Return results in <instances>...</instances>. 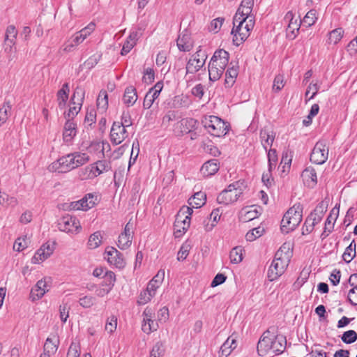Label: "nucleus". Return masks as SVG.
<instances>
[{
    "instance_id": "47",
    "label": "nucleus",
    "mask_w": 357,
    "mask_h": 357,
    "mask_svg": "<svg viewBox=\"0 0 357 357\" xmlns=\"http://www.w3.org/2000/svg\"><path fill=\"white\" fill-rule=\"evenodd\" d=\"M82 105L76 102L75 105H70V108L67 113L65 114V118L67 120H71L79 112Z\"/></svg>"
},
{
    "instance_id": "58",
    "label": "nucleus",
    "mask_w": 357,
    "mask_h": 357,
    "mask_svg": "<svg viewBox=\"0 0 357 357\" xmlns=\"http://www.w3.org/2000/svg\"><path fill=\"white\" fill-rule=\"evenodd\" d=\"M11 107L9 104H5L0 108V122L3 123L6 121L10 113Z\"/></svg>"
},
{
    "instance_id": "7",
    "label": "nucleus",
    "mask_w": 357,
    "mask_h": 357,
    "mask_svg": "<svg viewBox=\"0 0 357 357\" xmlns=\"http://www.w3.org/2000/svg\"><path fill=\"white\" fill-rule=\"evenodd\" d=\"M100 201L98 193H88L80 200L73 202L70 204L72 210L88 211L98 204Z\"/></svg>"
},
{
    "instance_id": "4",
    "label": "nucleus",
    "mask_w": 357,
    "mask_h": 357,
    "mask_svg": "<svg viewBox=\"0 0 357 357\" xmlns=\"http://www.w3.org/2000/svg\"><path fill=\"white\" fill-rule=\"evenodd\" d=\"M192 212V209L187 206H183L178 211L174 224V234L176 238L182 236L190 227Z\"/></svg>"
},
{
    "instance_id": "57",
    "label": "nucleus",
    "mask_w": 357,
    "mask_h": 357,
    "mask_svg": "<svg viewBox=\"0 0 357 357\" xmlns=\"http://www.w3.org/2000/svg\"><path fill=\"white\" fill-rule=\"evenodd\" d=\"M108 105L107 95L105 91L101 92L97 98V106L102 110L107 109Z\"/></svg>"
},
{
    "instance_id": "50",
    "label": "nucleus",
    "mask_w": 357,
    "mask_h": 357,
    "mask_svg": "<svg viewBox=\"0 0 357 357\" xmlns=\"http://www.w3.org/2000/svg\"><path fill=\"white\" fill-rule=\"evenodd\" d=\"M73 154L75 158V163L77 167H80L86 164L90 160L89 155L86 153L74 152Z\"/></svg>"
},
{
    "instance_id": "16",
    "label": "nucleus",
    "mask_w": 357,
    "mask_h": 357,
    "mask_svg": "<svg viewBox=\"0 0 357 357\" xmlns=\"http://www.w3.org/2000/svg\"><path fill=\"white\" fill-rule=\"evenodd\" d=\"M284 20L285 22H288L287 28V36L291 38H294L299 31L301 22H298L297 19H294V15L292 11L287 12Z\"/></svg>"
},
{
    "instance_id": "37",
    "label": "nucleus",
    "mask_w": 357,
    "mask_h": 357,
    "mask_svg": "<svg viewBox=\"0 0 357 357\" xmlns=\"http://www.w3.org/2000/svg\"><path fill=\"white\" fill-rule=\"evenodd\" d=\"M59 340L54 336V338L47 337L44 344V352L43 354H47L49 356L54 354L58 349Z\"/></svg>"
},
{
    "instance_id": "17",
    "label": "nucleus",
    "mask_w": 357,
    "mask_h": 357,
    "mask_svg": "<svg viewBox=\"0 0 357 357\" xmlns=\"http://www.w3.org/2000/svg\"><path fill=\"white\" fill-rule=\"evenodd\" d=\"M268 333V331L265 332L258 342L257 352L261 356H266L273 348L275 343L273 340L267 335Z\"/></svg>"
},
{
    "instance_id": "64",
    "label": "nucleus",
    "mask_w": 357,
    "mask_h": 357,
    "mask_svg": "<svg viewBox=\"0 0 357 357\" xmlns=\"http://www.w3.org/2000/svg\"><path fill=\"white\" fill-rule=\"evenodd\" d=\"M341 278V272L338 269H334L331 273L329 280L333 285L336 286L340 283Z\"/></svg>"
},
{
    "instance_id": "29",
    "label": "nucleus",
    "mask_w": 357,
    "mask_h": 357,
    "mask_svg": "<svg viewBox=\"0 0 357 357\" xmlns=\"http://www.w3.org/2000/svg\"><path fill=\"white\" fill-rule=\"evenodd\" d=\"M238 74V66L232 65L229 66L225 73V84L227 87H231L235 82V79Z\"/></svg>"
},
{
    "instance_id": "51",
    "label": "nucleus",
    "mask_w": 357,
    "mask_h": 357,
    "mask_svg": "<svg viewBox=\"0 0 357 357\" xmlns=\"http://www.w3.org/2000/svg\"><path fill=\"white\" fill-rule=\"evenodd\" d=\"M155 295L154 292H152L150 291H149V289L146 288V289L142 292H141L139 296V300H138V303L139 305H144L146 303H147L148 302H149L151 299V298Z\"/></svg>"
},
{
    "instance_id": "18",
    "label": "nucleus",
    "mask_w": 357,
    "mask_h": 357,
    "mask_svg": "<svg viewBox=\"0 0 357 357\" xmlns=\"http://www.w3.org/2000/svg\"><path fill=\"white\" fill-rule=\"evenodd\" d=\"M162 89V84L161 82H158L146 94L143 102V107L144 109H149L151 107L154 101L158 98Z\"/></svg>"
},
{
    "instance_id": "19",
    "label": "nucleus",
    "mask_w": 357,
    "mask_h": 357,
    "mask_svg": "<svg viewBox=\"0 0 357 357\" xmlns=\"http://www.w3.org/2000/svg\"><path fill=\"white\" fill-rule=\"evenodd\" d=\"M176 43L179 50L183 52H189L193 47L191 37L186 31H183V33L179 35Z\"/></svg>"
},
{
    "instance_id": "49",
    "label": "nucleus",
    "mask_w": 357,
    "mask_h": 357,
    "mask_svg": "<svg viewBox=\"0 0 357 357\" xmlns=\"http://www.w3.org/2000/svg\"><path fill=\"white\" fill-rule=\"evenodd\" d=\"M96 119V112L93 108L89 109L86 112L84 124L87 127H91L95 123Z\"/></svg>"
},
{
    "instance_id": "1",
    "label": "nucleus",
    "mask_w": 357,
    "mask_h": 357,
    "mask_svg": "<svg viewBox=\"0 0 357 357\" xmlns=\"http://www.w3.org/2000/svg\"><path fill=\"white\" fill-rule=\"evenodd\" d=\"M291 252L289 245L283 244L276 252L268 271V278L270 281H274L281 276L289 266Z\"/></svg>"
},
{
    "instance_id": "44",
    "label": "nucleus",
    "mask_w": 357,
    "mask_h": 357,
    "mask_svg": "<svg viewBox=\"0 0 357 357\" xmlns=\"http://www.w3.org/2000/svg\"><path fill=\"white\" fill-rule=\"evenodd\" d=\"M264 231V229L261 227H258L256 228L250 230L245 235V238L248 241H253L257 238L261 236Z\"/></svg>"
},
{
    "instance_id": "5",
    "label": "nucleus",
    "mask_w": 357,
    "mask_h": 357,
    "mask_svg": "<svg viewBox=\"0 0 357 357\" xmlns=\"http://www.w3.org/2000/svg\"><path fill=\"white\" fill-rule=\"evenodd\" d=\"M202 124L208 132L215 137H222L228 132L226 122L215 116H209L202 120Z\"/></svg>"
},
{
    "instance_id": "6",
    "label": "nucleus",
    "mask_w": 357,
    "mask_h": 357,
    "mask_svg": "<svg viewBox=\"0 0 357 357\" xmlns=\"http://www.w3.org/2000/svg\"><path fill=\"white\" fill-rule=\"evenodd\" d=\"M255 26V19L250 18L245 24L237 25L233 28L231 34L233 35V43L235 45L238 46L244 42L250 36V31Z\"/></svg>"
},
{
    "instance_id": "11",
    "label": "nucleus",
    "mask_w": 357,
    "mask_h": 357,
    "mask_svg": "<svg viewBox=\"0 0 357 357\" xmlns=\"http://www.w3.org/2000/svg\"><path fill=\"white\" fill-rule=\"evenodd\" d=\"M105 255L107 261L115 267L121 269L126 266V263L123 255L116 248L113 247L107 248Z\"/></svg>"
},
{
    "instance_id": "55",
    "label": "nucleus",
    "mask_w": 357,
    "mask_h": 357,
    "mask_svg": "<svg viewBox=\"0 0 357 357\" xmlns=\"http://www.w3.org/2000/svg\"><path fill=\"white\" fill-rule=\"evenodd\" d=\"M268 169L271 172L276 165L278 155L275 149H270L268 152Z\"/></svg>"
},
{
    "instance_id": "54",
    "label": "nucleus",
    "mask_w": 357,
    "mask_h": 357,
    "mask_svg": "<svg viewBox=\"0 0 357 357\" xmlns=\"http://www.w3.org/2000/svg\"><path fill=\"white\" fill-rule=\"evenodd\" d=\"M56 96L59 107L62 109L66 106L68 99V93H66L63 90H59Z\"/></svg>"
},
{
    "instance_id": "59",
    "label": "nucleus",
    "mask_w": 357,
    "mask_h": 357,
    "mask_svg": "<svg viewBox=\"0 0 357 357\" xmlns=\"http://www.w3.org/2000/svg\"><path fill=\"white\" fill-rule=\"evenodd\" d=\"M314 222L312 221V217L308 216L304 223V225L302 229V234L303 235L310 234L314 229Z\"/></svg>"
},
{
    "instance_id": "10",
    "label": "nucleus",
    "mask_w": 357,
    "mask_h": 357,
    "mask_svg": "<svg viewBox=\"0 0 357 357\" xmlns=\"http://www.w3.org/2000/svg\"><path fill=\"white\" fill-rule=\"evenodd\" d=\"M128 137L126 128L123 123L115 121L113 123L111 131L110 139L114 144H120Z\"/></svg>"
},
{
    "instance_id": "48",
    "label": "nucleus",
    "mask_w": 357,
    "mask_h": 357,
    "mask_svg": "<svg viewBox=\"0 0 357 357\" xmlns=\"http://www.w3.org/2000/svg\"><path fill=\"white\" fill-rule=\"evenodd\" d=\"M101 58V54H95L91 56L83 64L84 67L88 70L93 68L98 63Z\"/></svg>"
},
{
    "instance_id": "38",
    "label": "nucleus",
    "mask_w": 357,
    "mask_h": 357,
    "mask_svg": "<svg viewBox=\"0 0 357 357\" xmlns=\"http://www.w3.org/2000/svg\"><path fill=\"white\" fill-rule=\"evenodd\" d=\"M78 178L81 181L91 180L96 178L91 164L79 170Z\"/></svg>"
},
{
    "instance_id": "14",
    "label": "nucleus",
    "mask_w": 357,
    "mask_h": 357,
    "mask_svg": "<svg viewBox=\"0 0 357 357\" xmlns=\"http://www.w3.org/2000/svg\"><path fill=\"white\" fill-rule=\"evenodd\" d=\"M132 235L133 224L129 221L126 225L123 232L119 236L118 247L121 250H125L129 248L132 243Z\"/></svg>"
},
{
    "instance_id": "52",
    "label": "nucleus",
    "mask_w": 357,
    "mask_h": 357,
    "mask_svg": "<svg viewBox=\"0 0 357 357\" xmlns=\"http://www.w3.org/2000/svg\"><path fill=\"white\" fill-rule=\"evenodd\" d=\"M164 353V345L161 342H158L153 346L150 354V357H162Z\"/></svg>"
},
{
    "instance_id": "39",
    "label": "nucleus",
    "mask_w": 357,
    "mask_h": 357,
    "mask_svg": "<svg viewBox=\"0 0 357 357\" xmlns=\"http://www.w3.org/2000/svg\"><path fill=\"white\" fill-rule=\"evenodd\" d=\"M235 339L228 337L220 347L219 357H227L231 353V344H235Z\"/></svg>"
},
{
    "instance_id": "3",
    "label": "nucleus",
    "mask_w": 357,
    "mask_h": 357,
    "mask_svg": "<svg viewBox=\"0 0 357 357\" xmlns=\"http://www.w3.org/2000/svg\"><path fill=\"white\" fill-rule=\"evenodd\" d=\"M245 188L243 181H237L229 184L217 197L219 204L228 205L238 200Z\"/></svg>"
},
{
    "instance_id": "45",
    "label": "nucleus",
    "mask_w": 357,
    "mask_h": 357,
    "mask_svg": "<svg viewBox=\"0 0 357 357\" xmlns=\"http://www.w3.org/2000/svg\"><path fill=\"white\" fill-rule=\"evenodd\" d=\"M341 340L343 342L346 344L354 343L357 340V333L355 331L353 330L345 331L342 334Z\"/></svg>"
},
{
    "instance_id": "27",
    "label": "nucleus",
    "mask_w": 357,
    "mask_h": 357,
    "mask_svg": "<svg viewBox=\"0 0 357 357\" xmlns=\"http://www.w3.org/2000/svg\"><path fill=\"white\" fill-rule=\"evenodd\" d=\"M137 100L136 89L133 86H128L124 91L123 101L128 107L133 105Z\"/></svg>"
},
{
    "instance_id": "24",
    "label": "nucleus",
    "mask_w": 357,
    "mask_h": 357,
    "mask_svg": "<svg viewBox=\"0 0 357 357\" xmlns=\"http://www.w3.org/2000/svg\"><path fill=\"white\" fill-rule=\"evenodd\" d=\"M219 169V164L215 159L206 162L201 168V172L204 176L215 174Z\"/></svg>"
},
{
    "instance_id": "30",
    "label": "nucleus",
    "mask_w": 357,
    "mask_h": 357,
    "mask_svg": "<svg viewBox=\"0 0 357 357\" xmlns=\"http://www.w3.org/2000/svg\"><path fill=\"white\" fill-rule=\"evenodd\" d=\"M96 177L104 172H109L112 167L110 162L106 160H98L91 164Z\"/></svg>"
},
{
    "instance_id": "34",
    "label": "nucleus",
    "mask_w": 357,
    "mask_h": 357,
    "mask_svg": "<svg viewBox=\"0 0 357 357\" xmlns=\"http://www.w3.org/2000/svg\"><path fill=\"white\" fill-rule=\"evenodd\" d=\"M165 278V271L160 270L153 278L149 282L147 288L149 291L155 292L156 289L160 287Z\"/></svg>"
},
{
    "instance_id": "25",
    "label": "nucleus",
    "mask_w": 357,
    "mask_h": 357,
    "mask_svg": "<svg viewBox=\"0 0 357 357\" xmlns=\"http://www.w3.org/2000/svg\"><path fill=\"white\" fill-rule=\"evenodd\" d=\"M76 124L71 120H67L63 133V140L66 142H70L76 135Z\"/></svg>"
},
{
    "instance_id": "26",
    "label": "nucleus",
    "mask_w": 357,
    "mask_h": 357,
    "mask_svg": "<svg viewBox=\"0 0 357 357\" xmlns=\"http://www.w3.org/2000/svg\"><path fill=\"white\" fill-rule=\"evenodd\" d=\"M339 210L337 209L336 213H335V208H333L329 215L328 216L326 222L324 231L321 234V236L322 238L328 236V234L331 233L333 229L334 222H335L337 215H338Z\"/></svg>"
},
{
    "instance_id": "36",
    "label": "nucleus",
    "mask_w": 357,
    "mask_h": 357,
    "mask_svg": "<svg viewBox=\"0 0 357 357\" xmlns=\"http://www.w3.org/2000/svg\"><path fill=\"white\" fill-rule=\"evenodd\" d=\"M244 250L241 246H236L231 249L229 253L230 262L239 264L243 261Z\"/></svg>"
},
{
    "instance_id": "63",
    "label": "nucleus",
    "mask_w": 357,
    "mask_h": 357,
    "mask_svg": "<svg viewBox=\"0 0 357 357\" xmlns=\"http://www.w3.org/2000/svg\"><path fill=\"white\" fill-rule=\"evenodd\" d=\"M224 20H225L222 17H218L212 20L209 27L210 31H214L215 33L218 32L221 28Z\"/></svg>"
},
{
    "instance_id": "40",
    "label": "nucleus",
    "mask_w": 357,
    "mask_h": 357,
    "mask_svg": "<svg viewBox=\"0 0 357 357\" xmlns=\"http://www.w3.org/2000/svg\"><path fill=\"white\" fill-rule=\"evenodd\" d=\"M102 235L100 231H96L92 234L89 238L87 245L89 248L95 249L97 248L102 243Z\"/></svg>"
},
{
    "instance_id": "35",
    "label": "nucleus",
    "mask_w": 357,
    "mask_h": 357,
    "mask_svg": "<svg viewBox=\"0 0 357 357\" xmlns=\"http://www.w3.org/2000/svg\"><path fill=\"white\" fill-rule=\"evenodd\" d=\"M17 36V30L14 25H9L6 30L5 43L10 45V49L12 46L15 44Z\"/></svg>"
},
{
    "instance_id": "32",
    "label": "nucleus",
    "mask_w": 357,
    "mask_h": 357,
    "mask_svg": "<svg viewBox=\"0 0 357 357\" xmlns=\"http://www.w3.org/2000/svg\"><path fill=\"white\" fill-rule=\"evenodd\" d=\"M303 181L308 185H314L317 183V174L313 167L305 168L301 174Z\"/></svg>"
},
{
    "instance_id": "62",
    "label": "nucleus",
    "mask_w": 357,
    "mask_h": 357,
    "mask_svg": "<svg viewBox=\"0 0 357 357\" xmlns=\"http://www.w3.org/2000/svg\"><path fill=\"white\" fill-rule=\"evenodd\" d=\"M80 349L79 344L72 343L68 349L67 357H79Z\"/></svg>"
},
{
    "instance_id": "28",
    "label": "nucleus",
    "mask_w": 357,
    "mask_h": 357,
    "mask_svg": "<svg viewBox=\"0 0 357 357\" xmlns=\"http://www.w3.org/2000/svg\"><path fill=\"white\" fill-rule=\"evenodd\" d=\"M206 199V195L204 192H197L188 199V204L192 209V208H199L205 204Z\"/></svg>"
},
{
    "instance_id": "42",
    "label": "nucleus",
    "mask_w": 357,
    "mask_h": 357,
    "mask_svg": "<svg viewBox=\"0 0 357 357\" xmlns=\"http://www.w3.org/2000/svg\"><path fill=\"white\" fill-rule=\"evenodd\" d=\"M143 322L144 323L142 326V329L144 333L147 334H149L153 331H155L158 328V323L151 319H146Z\"/></svg>"
},
{
    "instance_id": "22",
    "label": "nucleus",
    "mask_w": 357,
    "mask_h": 357,
    "mask_svg": "<svg viewBox=\"0 0 357 357\" xmlns=\"http://www.w3.org/2000/svg\"><path fill=\"white\" fill-rule=\"evenodd\" d=\"M348 282L352 287L347 295L348 301L352 305H357V273L351 274Z\"/></svg>"
},
{
    "instance_id": "60",
    "label": "nucleus",
    "mask_w": 357,
    "mask_h": 357,
    "mask_svg": "<svg viewBox=\"0 0 357 357\" xmlns=\"http://www.w3.org/2000/svg\"><path fill=\"white\" fill-rule=\"evenodd\" d=\"M284 83L283 75H278L275 76L273 81V90L275 92H278L284 87Z\"/></svg>"
},
{
    "instance_id": "41",
    "label": "nucleus",
    "mask_w": 357,
    "mask_h": 357,
    "mask_svg": "<svg viewBox=\"0 0 357 357\" xmlns=\"http://www.w3.org/2000/svg\"><path fill=\"white\" fill-rule=\"evenodd\" d=\"M85 91L82 87H77L71 97L70 104L75 105L76 102L82 105L84 98Z\"/></svg>"
},
{
    "instance_id": "53",
    "label": "nucleus",
    "mask_w": 357,
    "mask_h": 357,
    "mask_svg": "<svg viewBox=\"0 0 357 357\" xmlns=\"http://www.w3.org/2000/svg\"><path fill=\"white\" fill-rule=\"evenodd\" d=\"M79 305L84 308H89L96 303V298L92 296H84L79 298Z\"/></svg>"
},
{
    "instance_id": "33",
    "label": "nucleus",
    "mask_w": 357,
    "mask_h": 357,
    "mask_svg": "<svg viewBox=\"0 0 357 357\" xmlns=\"http://www.w3.org/2000/svg\"><path fill=\"white\" fill-rule=\"evenodd\" d=\"M225 68L222 67H218L216 63L213 62H209L208 64V75L211 81L218 80L224 72Z\"/></svg>"
},
{
    "instance_id": "61",
    "label": "nucleus",
    "mask_w": 357,
    "mask_h": 357,
    "mask_svg": "<svg viewBox=\"0 0 357 357\" xmlns=\"http://www.w3.org/2000/svg\"><path fill=\"white\" fill-rule=\"evenodd\" d=\"M117 319L114 316L108 318L105 324V330L109 333H113L116 329Z\"/></svg>"
},
{
    "instance_id": "46",
    "label": "nucleus",
    "mask_w": 357,
    "mask_h": 357,
    "mask_svg": "<svg viewBox=\"0 0 357 357\" xmlns=\"http://www.w3.org/2000/svg\"><path fill=\"white\" fill-rule=\"evenodd\" d=\"M317 19V17L316 16V10H310L303 17L302 23L305 24L307 26H311L315 23Z\"/></svg>"
},
{
    "instance_id": "8",
    "label": "nucleus",
    "mask_w": 357,
    "mask_h": 357,
    "mask_svg": "<svg viewBox=\"0 0 357 357\" xmlns=\"http://www.w3.org/2000/svg\"><path fill=\"white\" fill-rule=\"evenodd\" d=\"M328 157V147L326 142L324 140L319 141L316 143L310 155V161L317 165H322Z\"/></svg>"
},
{
    "instance_id": "12",
    "label": "nucleus",
    "mask_w": 357,
    "mask_h": 357,
    "mask_svg": "<svg viewBox=\"0 0 357 357\" xmlns=\"http://www.w3.org/2000/svg\"><path fill=\"white\" fill-rule=\"evenodd\" d=\"M206 55L204 52L201 50L197 51L189 59L186 64V75L194 74L197 72V68L194 66V63L197 62V67H203L205 64Z\"/></svg>"
},
{
    "instance_id": "2",
    "label": "nucleus",
    "mask_w": 357,
    "mask_h": 357,
    "mask_svg": "<svg viewBox=\"0 0 357 357\" xmlns=\"http://www.w3.org/2000/svg\"><path fill=\"white\" fill-rule=\"evenodd\" d=\"M303 207L300 204H294L284 215L281 221V229L284 233L294 230L303 218Z\"/></svg>"
},
{
    "instance_id": "9",
    "label": "nucleus",
    "mask_w": 357,
    "mask_h": 357,
    "mask_svg": "<svg viewBox=\"0 0 357 357\" xmlns=\"http://www.w3.org/2000/svg\"><path fill=\"white\" fill-rule=\"evenodd\" d=\"M59 229L60 231L71 233L78 234L81 230V225L79 221L75 218L70 215L63 216L59 220Z\"/></svg>"
},
{
    "instance_id": "31",
    "label": "nucleus",
    "mask_w": 357,
    "mask_h": 357,
    "mask_svg": "<svg viewBox=\"0 0 357 357\" xmlns=\"http://www.w3.org/2000/svg\"><path fill=\"white\" fill-rule=\"evenodd\" d=\"M344 31L342 28L339 27L329 31L327 34L326 43L328 45H336L343 38Z\"/></svg>"
},
{
    "instance_id": "15",
    "label": "nucleus",
    "mask_w": 357,
    "mask_h": 357,
    "mask_svg": "<svg viewBox=\"0 0 357 357\" xmlns=\"http://www.w3.org/2000/svg\"><path fill=\"white\" fill-rule=\"evenodd\" d=\"M50 278H44L37 282L36 284L31 291V296L33 300L41 298L48 291V283L51 282Z\"/></svg>"
},
{
    "instance_id": "20",
    "label": "nucleus",
    "mask_w": 357,
    "mask_h": 357,
    "mask_svg": "<svg viewBox=\"0 0 357 357\" xmlns=\"http://www.w3.org/2000/svg\"><path fill=\"white\" fill-rule=\"evenodd\" d=\"M229 59V54L227 51L222 49H220L214 52L210 62L216 63L218 67L221 66L223 68H225V67L228 65Z\"/></svg>"
},
{
    "instance_id": "13",
    "label": "nucleus",
    "mask_w": 357,
    "mask_h": 357,
    "mask_svg": "<svg viewBox=\"0 0 357 357\" xmlns=\"http://www.w3.org/2000/svg\"><path fill=\"white\" fill-rule=\"evenodd\" d=\"M54 247L53 245L45 243L36 252L31 259V263L38 264L48 259L54 252Z\"/></svg>"
},
{
    "instance_id": "43",
    "label": "nucleus",
    "mask_w": 357,
    "mask_h": 357,
    "mask_svg": "<svg viewBox=\"0 0 357 357\" xmlns=\"http://www.w3.org/2000/svg\"><path fill=\"white\" fill-rule=\"evenodd\" d=\"M102 277L104 278L102 286L109 287L112 289L116 281L115 274L112 271H107Z\"/></svg>"
},
{
    "instance_id": "56",
    "label": "nucleus",
    "mask_w": 357,
    "mask_h": 357,
    "mask_svg": "<svg viewBox=\"0 0 357 357\" xmlns=\"http://www.w3.org/2000/svg\"><path fill=\"white\" fill-rule=\"evenodd\" d=\"M95 287V293L96 295L98 297H103L108 294L110 291L112 289L109 288V287L102 286V282L101 283L100 286L98 287H96L95 285L91 286V287H89V290H93V288Z\"/></svg>"
},
{
    "instance_id": "23",
    "label": "nucleus",
    "mask_w": 357,
    "mask_h": 357,
    "mask_svg": "<svg viewBox=\"0 0 357 357\" xmlns=\"http://www.w3.org/2000/svg\"><path fill=\"white\" fill-rule=\"evenodd\" d=\"M66 160L65 156L60 158L50 165L48 167L49 170L59 173H66L70 171V166H69L68 162Z\"/></svg>"
},
{
    "instance_id": "21",
    "label": "nucleus",
    "mask_w": 357,
    "mask_h": 357,
    "mask_svg": "<svg viewBox=\"0 0 357 357\" xmlns=\"http://www.w3.org/2000/svg\"><path fill=\"white\" fill-rule=\"evenodd\" d=\"M275 137V133L270 128L264 127L260 131V139L265 150L268 146H271Z\"/></svg>"
}]
</instances>
